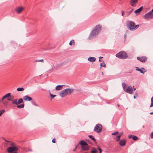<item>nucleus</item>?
Listing matches in <instances>:
<instances>
[{
    "instance_id": "obj_50",
    "label": "nucleus",
    "mask_w": 153,
    "mask_h": 153,
    "mask_svg": "<svg viewBox=\"0 0 153 153\" xmlns=\"http://www.w3.org/2000/svg\"><path fill=\"white\" fill-rule=\"evenodd\" d=\"M17 153V152H14L13 153Z\"/></svg>"
},
{
    "instance_id": "obj_27",
    "label": "nucleus",
    "mask_w": 153,
    "mask_h": 153,
    "mask_svg": "<svg viewBox=\"0 0 153 153\" xmlns=\"http://www.w3.org/2000/svg\"><path fill=\"white\" fill-rule=\"evenodd\" d=\"M23 102H23L22 99L21 98H20L19 99L18 101V104L23 103Z\"/></svg>"
},
{
    "instance_id": "obj_42",
    "label": "nucleus",
    "mask_w": 153,
    "mask_h": 153,
    "mask_svg": "<svg viewBox=\"0 0 153 153\" xmlns=\"http://www.w3.org/2000/svg\"><path fill=\"white\" fill-rule=\"evenodd\" d=\"M122 16H123L125 14V13L123 10L121 11Z\"/></svg>"
},
{
    "instance_id": "obj_37",
    "label": "nucleus",
    "mask_w": 153,
    "mask_h": 153,
    "mask_svg": "<svg viewBox=\"0 0 153 153\" xmlns=\"http://www.w3.org/2000/svg\"><path fill=\"white\" fill-rule=\"evenodd\" d=\"M50 96L52 98H53L54 97H55L56 96V95L51 94Z\"/></svg>"
},
{
    "instance_id": "obj_30",
    "label": "nucleus",
    "mask_w": 153,
    "mask_h": 153,
    "mask_svg": "<svg viewBox=\"0 0 153 153\" xmlns=\"http://www.w3.org/2000/svg\"><path fill=\"white\" fill-rule=\"evenodd\" d=\"M151 104L150 107H151L153 106V97H152L151 99Z\"/></svg>"
},
{
    "instance_id": "obj_10",
    "label": "nucleus",
    "mask_w": 153,
    "mask_h": 153,
    "mask_svg": "<svg viewBox=\"0 0 153 153\" xmlns=\"http://www.w3.org/2000/svg\"><path fill=\"white\" fill-rule=\"evenodd\" d=\"M137 59L142 62H145L147 61V58L145 56H143L141 57H137Z\"/></svg>"
},
{
    "instance_id": "obj_46",
    "label": "nucleus",
    "mask_w": 153,
    "mask_h": 153,
    "mask_svg": "<svg viewBox=\"0 0 153 153\" xmlns=\"http://www.w3.org/2000/svg\"><path fill=\"white\" fill-rule=\"evenodd\" d=\"M33 104L34 105H35V106H38L35 103V102H34V103H33Z\"/></svg>"
},
{
    "instance_id": "obj_20",
    "label": "nucleus",
    "mask_w": 153,
    "mask_h": 153,
    "mask_svg": "<svg viewBox=\"0 0 153 153\" xmlns=\"http://www.w3.org/2000/svg\"><path fill=\"white\" fill-rule=\"evenodd\" d=\"M143 7H140L138 9L134 11V13H139L140 12V11L142 10L143 9Z\"/></svg>"
},
{
    "instance_id": "obj_12",
    "label": "nucleus",
    "mask_w": 153,
    "mask_h": 153,
    "mask_svg": "<svg viewBox=\"0 0 153 153\" xmlns=\"http://www.w3.org/2000/svg\"><path fill=\"white\" fill-rule=\"evenodd\" d=\"M64 90L67 95H69L73 91V90L70 88H66L64 89Z\"/></svg>"
},
{
    "instance_id": "obj_26",
    "label": "nucleus",
    "mask_w": 153,
    "mask_h": 153,
    "mask_svg": "<svg viewBox=\"0 0 153 153\" xmlns=\"http://www.w3.org/2000/svg\"><path fill=\"white\" fill-rule=\"evenodd\" d=\"M121 134H121L120 135L117 136V138L116 139V141L118 142V141H120V138L121 136Z\"/></svg>"
},
{
    "instance_id": "obj_16",
    "label": "nucleus",
    "mask_w": 153,
    "mask_h": 153,
    "mask_svg": "<svg viewBox=\"0 0 153 153\" xmlns=\"http://www.w3.org/2000/svg\"><path fill=\"white\" fill-rule=\"evenodd\" d=\"M60 95L62 97H65L66 95H67L65 91L64 90L62 91L61 92Z\"/></svg>"
},
{
    "instance_id": "obj_29",
    "label": "nucleus",
    "mask_w": 153,
    "mask_h": 153,
    "mask_svg": "<svg viewBox=\"0 0 153 153\" xmlns=\"http://www.w3.org/2000/svg\"><path fill=\"white\" fill-rule=\"evenodd\" d=\"M132 139L134 140L135 141H136L138 139V138L136 136H133L132 137Z\"/></svg>"
},
{
    "instance_id": "obj_55",
    "label": "nucleus",
    "mask_w": 153,
    "mask_h": 153,
    "mask_svg": "<svg viewBox=\"0 0 153 153\" xmlns=\"http://www.w3.org/2000/svg\"><path fill=\"white\" fill-rule=\"evenodd\" d=\"M152 11H153V9L152 10Z\"/></svg>"
},
{
    "instance_id": "obj_34",
    "label": "nucleus",
    "mask_w": 153,
    "mask_h": 153,
    "mask_svg": "<svg viewBox=\"0 0 153 153\" xmlns=\"http://www.w3.org/2000/svg\"><path fill=\"white\" fill-rule=\"evenodd\" d=\"M100 66H101V67L102 66L103 67H105V63L104 62L101 63L100 64Z\"/></svg>"
},
{
    "instance_id": "obj_13",
    "label": "nucleus",
    "mask_w": 153,
    "mask_h": 153,
    "mask_svg": "<svg viewBox=\"0 0 153 153\" xmlns=\"http://www.w3.org/2000/svg\"><path fill=\"white\" fill-rule=\"evenodd\" d=\"M23 99L24 100L30 101L32 100V99L30 97H29L28 95H26L23 97Z\"/></svg>"
},
{
    "instance_id": "obj_44",
    "label": "nucleus",
    "mask_w": 153,
    "mask_h": 153,
    "mask_svg": "<svg viewBox=\"0 0 153 153\" xmlns=\"http://www.w3.org/2000/svg\"><path fill=\"white\" fill-rule=\"evenodd\" d=\"M78 147V146H76L75 147V149H73V151H75L76 150V149H77V148Z\"/></svg>"
},
{
    "instance_id": "obj_4",
    "label": "nucleus",
    "mask_w": 153,
    "mask_h": 153,
    "mask_svg": "<svg viewBox=\"0 0 153 153\" xmlns=\"http://www.w3.org/2000/svg\"><path fill=\"white\" fill-rule=\"evenodd\" d=\"M116 56L120 59H125L128 57L126 53L124 51L120 52L117 53L116 54Z\"/></svg>"
},
{
    "instance_id": "obj_45",
    "label": "nucleus",
    "mask_w": 153,
    "mask_h": 153,
    "mask_svg": "<svg viewBox=\"0 0 153 153\" xmlns=\"http://www.w3.org/2000/svg\"><path fill=\"white\" fill-rule=\"evenodd\" d=\"M4 140L5 141H6V142H10V141L7 140L6 139H5V138H4Z\"/></svg>"
},
{
    "instance_id": "obj_31",
    "label": "nucleus",
    "mask_w": 153,
    "mask_h": 153,
    "mask_svg": "<svg viewBox=\"0 0 153 153\" xmlns=\"http://www.w3.org/2000/svg\"><path fill=\"white\" fill-rule=\"evenodd\" d=\"M5 111L4 110H2L0 111V117L5 112Z\"/></svg>"
},
{
    "instance_id": "obj_18",
    "label": "nucleus",
    "mask_w": 153,
    "mask_h": 153,
    "mask_svg": "<svg viewBox=\"0 0 153 153\" xmlns=\"http://www.w3.org/2000/svg\"><path fill=\"white\" fill-rule=\"evenodd\" d=\"M96 58L94 57H90L88 58V60L91 62H93L95 61Z\"/></svg>"
},
{
    "instance_id": "obj_11",
    "label": "nucleus",
    "mask_w": 153,
    "mask_h": 153,
    "mask_svg": "<svg viewBox=\"0 0 153 153\" xmlns=\"http://www.w3.org/2000/svg\"><path fill=\"white\" fill-rule=\"evenodd\" d=\"M138 0H131L130 2V3L131 5L133 7L136 6V4L137 3Z\"/></svg>"
},
{
    "instance_id": "obj_21",
    "label": "nucleus",
    "mask_w": 153,
    "mask_h": 153,
    "mask_svg": "<svg viewBox=\"0 0 153 153\" xmlns=\"http://www.w3.org/2000/svg\"><path fill=\"white\" fill-rule=\"evenodd\" d=\"M12 103L13 104H15L16 105H17L18 104V99H16L13 100H12Z\"/></svg>"
},
{
    "instance_id": "obj_25",
    "label": "nucleus",
    "mask_w": 153,
    "mask_h": 153,
    "mask_svg": "<svg viewBox=\"0 0 153 153\" xmlns=\"http://www.w3.org/2000/svg\"><path fill=\"white\" fill-rule=\"evenodd\" d=\"M63 85H58L56 87V89L57 90H61L62 88Z\"/></svg>"
},
{
    "instance_id": "obj_9",
    "label": "nucleus",
    "mask_w": 153,
    "mask_h": 153,
    "mask_svg": "<svg viewBox=\"0 0 153 153\" xmlns=\"http://www.w3.org/2000/svg\"><path fill=\"white\" fill-rule=\"evenodd\" d=\"M24 8L22 6L16 7L15 9L16 12L18 14H20L24 10Z\"/></svg>"
},
{
    "instance_id": "obj_48",
    "label": "nucleus",
    "mask_w": 153,
    "mask_h": 153,
    "mask_svg": "<svg viewBox=\"0 0 153 153\" xmlns=\"http://www.w3.org/2000/svg\"><path fill=\"white\" fill-rule=\"evenodd\" d=\"M124 36L125 39H126V34H125L124 35Z\"/></svg>"
},
{
    "instance_id": "obj_56",
    "label": "nucleus",
    "mask_w": 153,
    "mask_h": 153,
    "mask_svg": "<svg viewBox=\"0 0 153 153\" xmlns=\"http://www.w3.org/2000/svg\"><path fill=\"white\" fill-rule=\"evenodd\" d=\"M120 0L121 1V0Z\"/></svg>"
},
{
    "instance_id": "obj_22",
    "label": "nucleus",
    "mask_w": 153,
    "mask_h": 153,
    "mask_svg": "<svg viewBox=\"0 0 153 153\" xmlns=\"http://www.w3.org/2000/svg\"><path fill=\"white\" fill-rule=\"evenodd\" d=\"M88 137L91 139L95 143H96V139L93 136L91 135H89Z\"/></svg>"
},
{
    "instance_id": "obj_3",
    "label": "nucleus",
    "mask_w": 153,
    "mask_h": 153,
    "mask_svg": "<svg viewBox=\"0 0 153 153\" xmlns=\"http://www.w3.org/2000/svg\"><path fill=\"white\" fill-rule=\"evenodd\" d=\"M7 99L8 101H12L13 99V97L11 96V93H8L4 96L2 98L0 99V102H2L4 105H5V103L4 102V100Z\"/></svg>"
},
{
    "instance_id": "obj_51",
    "label": "nucleus",
    "mask_w": 153,
    "mask_h": 153,
    "mask_svg": "<svg viewBox=\"0 0 153 153\" xmlns=\"http://www.w3.org/2000/svg\"><path fill=\"white\" fill-rule=\"evenodd\" d=\"M117 106L118 107H119L120 106V105L119 104H117Z\"/></svg>"
},
{
    "instance_id": "obj_43",
    "label": "nucleus",
    "mask_w": 153,
    "mask_h": 153,
    "mask_svg": "<svg viewBox=\"0 0 153 153\" xmlns=\"http://www.w3.org/2000/svg\"><path fill=\"white\" fill-rule=\"evenodd\" d=\"M52 142L54 143H55L56 140L55 138H53L52 140Z\"/></svg>"
},
{
    "instance_id": "obj_14",
    "label": "nucleus",
    "mask_w": 153,
    "mask_h": 153,
    "mask_svg": "<svg viewBox=\"0 0 153 153\" xmlns=\"http://www.w3.org/2000/svg\"><path fill=\"white\" fill-rule=\"evenodd\" d=\"M136 70L137 71H139L141 73H143V74L146 72V71H143V70H142V69H143V70H145V69L143 68H142L141 69H140L137 67H136Z\"/></svg>"
},
{
    "instance_id": "obj_40",
    "label": "nucleus",
    "mask_w": 153,
    "mask_h": 153,
    "mask_svg": "<svg viewBox=\"0 0 153 153\" xmlns=\"http://www.w3.org/2000/svg\"><path fill=\"white\" fill-rule=\"evenodd\" d=\"M133 10V9H132L131 10H130L129 12H128V14L127 15V16H128V15H130L131 13L132 12V10Z\"/></svg>"
},
{
    "instance_id": "obj_8",
    "label": "nucleus",
    "mask_w": 153,
    "mask_h": 153,
    "mask_svg": "<svg viewBox=\"0 0 153 153\" xmlns=\"http://www.w3.org/2000/svg\"><path fill=\"white\" fill-rule=\"evenodd\" d=\"M153 18V11L152 10L146 14L144 16V18L146 20L151 19Z\"/></svg>"
},
{
    "instance_id": "obj_52",
    "label": "nucleus",
    "mask_w": 153,
    "mask_h": 153,
    "mask_svg": "<svg viewBox=\"0 0 153 153\" xmlns=\"http://www.w3.org/2000/svg\"><path fill=\"white\" fill-rule=\"evenodd\" d=\"M143 128H144V125L143 126Z\"/></svg>"
},
{
    "instance_id": "obj_38",
    "label": "nucleus",
    "mask_w": 153,
    "mask_h": 153,
    "mask_svg": "<svg viewBox=\"0 0 153 153\" xmlns=\"http://www.w3.org/2000/svg\"><path fill=\"white\" fill-rule=\"evenodd\" d=\"M36 62H43V60L42 59H40V60H37L36 61Z\"/></svg>"
},
{
    "instance_id": "obj_49",
    "label": "nucleus",
    "mask_w": 153,
    "mask_h": 153,
    "mask_svg": "<svg viewBox=\"0 0 153 153\" xmlns=\"http://www.w3.org/2000/svg\"><path fill=\"white\" fill-rule=\"evenodd\" d=\"M150 114H151V115L153 114V112H150Z\"/></svg>"
},
{
    "instance_id": "obj_39",
    "label": "nucleus",
    "mask_w": 153,
    "mask_h": 153,
    "mask_svg": "<svg viewBox=\"0 0 153 153\" xmlns=\"http://www.w3.org/2000/svg\"><path fill=\"white\" fill-rule=\"evenodd\" d=\"M133 136L131 134H130L128 135V137L129 139L132 138Z\"/></svg>"
},
{
    "instance_id": "obj_32",
    "label": "nucleus",
    "mask_w": 153,
    "mask_h": 153,
    "mask_svg": "<svg viewBox=\"0 0 153 153\" xmlns=\"http://www.w3.org/2000/svg\"><path fill=\"white\" fill-rule=\"evenodd\" d=\"M10 145L12 146H16V144L15 143L12 142L10 141Z\"/></svg>"
},
{
    "instance_id": "obj_24",
    "label": "nucleus",
    "mask_w": 153,
    "mask_h": 153,
    "mask_svg": "<svg viewBox=\"0 0 153 153\" xmlns=\"http://www.w3.org/2000/svg\"><path fill=\"white\" fill-rule=\"evenodd\" d=\"M92 151H91V153H97V150L94 147H93L92 148Z\"/></svg>"
},
{
    "instance_id": "obj_53",
    "label": "nucleus",
    "mask_w": 153,
    "mask_h": 153,
    "mask_svg": "<svg viewBox=\"0 0 153 153\" xmlns=\"http://www.w3.org/2000/svg\"><path fill=\"white\" fill-rule=\"evenodd\" d=\"M134 99H135V96H134Z\"/></svg>"
},
{
    "instance_id": "obj_19",
    "label": "nucleus",
    "mask_w": 153,
    "mask_h": 153,
    "mask_svg": "<svg viewBox=\"0 0 153 153\" xmlns=\"http://www.w3.org/2000/svg\"><path fill=\"white\" fill-rule=\"evenodd\" d=\"M82 150L83 151L88 150L89 148L87 146H81Z\"/></svg>"
},
{
    "instance_id": "obj_47",
    "label": "nucleus",
    "mask_w": 153,
    "mask_h": 153,
    "mask_svg": "<svg viewBox=\"0 0 153 153\" xmlns=\"http://www.w3.org/2000/svg\"><path fill=\"white\" fill-rule=\"evenodd\" d=\"M103 57H99V58H100V59L99 60V61L100 62H102V61L101 60V59H100V58H102Z\"/></svg>"
},
{
    "instance_id": "obj_17",
    "label": "nucleus",
    "mask_w": 153,
    "mask_h": 153,
    "mask_svg": "<svg viewBox=\"0 0 153 153\" xmlns=\"http://www.w3.org/2000/svg\"><path fill=\"white\" fill-rule=\"evenodd\" d=\"M79 144H80L81 145V146L88 145V144L87 143L84 141L83 140L80 141Z\"/></svg>"
},
{
    "instance_id": "obj_5",
    "label": "nucleus",
    "mask_w": 153,
    "mask_h": 153,
    "mask_svg": "<svg viewBox=\"0 0 153 153\" xmlns=\"http://www.w3.org/2000/svg\"><path fill=\"white\" fill-rule=\"evenodd\" d=\"M123 89L125 92H126L131 94L133 93V90L132 89V87L129 86L128 88L126 87V84L125 83H123L122 84Z\"/></svg>"
},
{
    "instance_id": "obj_41",
    "label": "nucleus",
    "mask_w": 153,
    "mask_h": 153,
    "mask_svg": "<svg viewBox=\"0 0 153 153\" xmlns=\"http://www.w3.org/2000/svg\"><path fill=\"white\" fill-rule=\"evenodd\" d=\"M151 138H153V131L152 132L151 134Z\"/></svg>"
},
{
    "instance_id": "obj_7",
    "label": "nucleus",
    "mask_w": 153,
    "mask_h": 153,
    "mask_svg": "<svg viewBox=\"0 0 153 153\" xmlns=\"http://www.w3.org/2000/svg\"><path fill=\"white\" fill-rule=\"evenodd\" d=\"M18 148L17 146H11L7 148V151L9 153L17 152Z\"/></svg>"
},
{
    "instance_id": "obj_1",
    "label": "nucleus",
    "mask_w": 153,
    "mask_h": 153,
    "mask_svg": "<svg viewBox=\"0 0 153 153\" xmlns=\"http://www.w3.org/2000/svg\"><path fill=\"white\" fill-rule=\"evenodd\" d=\"M101 30V27L100 25H97L91 32L89 37V39L93 38L97 35Z\"/></svg>"
},
{
    "instance_id": "obj_35",
    "label": "nucleus",
    "mask_w": 153,
    "mask_h": 153,
    "mask_svg": "<svg viewBox=\"0 0 153 153\" xmlns=\"http://www.w3.org/2000/svg\"><path fill=\"white\" fill-rule=\"evenodd\" d=\"M118 131H115L114 132L112 133L111 134L112 135H116L117 134H118Z\"/></svg>"
},
{
    "instance_id": "obj_36",
    "label": "nucleus",
    "mask_w": 153,
    "mask_h": 153,
    "mask_svg": "<svg viewBox=\"0 0 153 153\" xmlns=\"http://www.w3.org/2000/svg\"><path fill=\"white\" fill-rule=\"evenodd\" d=\"M98 149L99 150L100 153H101L102 151V149H101L100 147H98Z\"/></svg>"
},
{
    "instance_id": "obj_54",
    "label": "nucleus",
    "mask_w": 153,
    "mask_h": 153,
    "mask_svg": "<svg viewBox=\"0 0 153 153\" xmlns=\"http://www.w3.org/2000/svg\"><path fill=\"white\" fill-rule=\"evenodd\" d=\"M134 90H136V88H134Z\"/></svg>"
},
{
    "instance_id": "obj_28",
    "label": "nucleus",
    "mask_w": 153,
    "mask_h": 153,
    "mask_svg": "<svg viewBox=\"0 0 153 153\" xmlns=\"http://www.w3.org/2000/svg\"><path fill=\"white\" fill-rule=\"evenodd\" d=\"M17 91H24V88H23L22 87V88L19 87V88H17Z\"/></svg>"
},
{
    "instance_id": "obj_33",
    "label": "nucleus",
    "mask_w": 153,
    "mask_h": 153,
    "mask_svg": "<svg viewBox=\"0 0 153 153\" xmlns=\"http://www.w3.org/2000/svg\"><path fill=\"white\" fill-rule=\"evenodd\" d=\"M72 44H74V40H71L70 43H69V45H72Z\"/></svg>"
},
{
    "instance_id": "obj_23",
    "label": "nucleus",
    "mask_w": 153,
    "mask_h": 153,
    "mask_svg": "<svg viewBox=\"0 0 153 153\" xmlns=\"http://www.w3.org/2000/svg\"><path fill=\"white\" fill-rule=\"evenodd\" d=\"M24 103L22 104L19 105H18L16 106V107L18 108H23L24 107Z\"/></svg>"
},
{
    "instance_id": "obj_15",
    "label": "nucleus",
    "mask_w": 153,
    "mask_h": 153,
    "mask_svg": "<svg viewBox=\"0 0 153 153\" xmlns=\"http://www.w3.org/2000/svg\"><path fill=\"white\" fill-rule=\"evenodd\" d=\"M119 144L121 146H124L125 145L126 141L125 140H121L119 143Z\"/></svg>"
},
{
    "instance_id": "obj_6",
    "label": "nucleus",
    "mask_w": 153,
    "mask_h": 153,
    "mask_svg": "<svg viewBox=\"0 0 153 153\" xmlns=\"http://www.w3.org/2000/svg\"><path fill=\"white\" fill-rule=\"evenodd\" d=\"M102 128V126L100 124H97L95 126L94 131L98 133H100Z\"/></svg>"
},
{
    "instance_id": "obj_2",
    "label": "nucleus",
    "mask_w": 153,
    "mask_h": 153,
    "mask_svg": "<svg viewBox=\"0 0 153 153\" xmlns=\"http://www.w3.org/2000/svg\"><path fill=\"white\" fill-rule=\"evenodd\" d=\"M126 25L128 28L131 31L136 30L139 27V25H135L134 22L129 20L127 22Z\"/></svg>"
}]
</instances>
